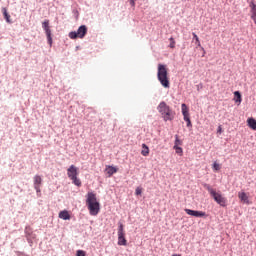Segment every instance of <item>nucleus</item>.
<instances>
[{
	"instance_id": "obj_23",
	"label": "nucleus",
	"mask_w": 256,
	"mask_h": 256,
	"mask_svg": "<svg viewBox=\"0 0 256 256\" xmlns=\"http://www.w3.org/2000/svg\"><path fill=\"white\" fill-rule=\"evenodd\" d=\"M169 48L170 49H175V39L173 37L170 38Z\"/></svg>"
},
{
	"instance_id": "obj_4",
	"label": "nucleus",
	"mask_w": 256,
	"mask_h": 256,
	"mask_svg": "<svg viewBox=\"0 0 256 256\" xmlns=\"http://www.w3.org/2000/svg\"><path fill=\"white\" fill-rule=\"evenodd\" d=\"M204 189L208 190V193H210L211 197H213L214 201H216L220 207H227V198H225L221 192H217V190L213 189L209 184H204Z\"/></svg>"
},
{
	"instance_id": "obj_15",
	"label": "nucleus",
	"mask_w": 256,
	"mask_h": 256,
	"mask_svg": "<svg viewBox=\"0 0 256 256\" xmlns=\"http://www.w3.org/2000/svg\"><path fill=\"white\" fill-rule=\"evenodd\" d=\"M247 125L250 129L253 131H256V120L255 118H248L247 119Z\"/></svg>"
},
{
	"instance_id": "obj_7",
	"label": "nucleus",
	"mask_w": 256,
	"mask_h": 256,
	"mask_svg": "<svg viewBox=\"0 0 256 256\" xmlns=\"http://www.w3.org/2000/svg\"><path fill=\"white\" fill-rule=\"evenodd\" d=\"M118 245H127V239L125 238V229L123 228V223H120L118 227Z\"/></svg>"
},
{
	"instance_id": "obj_12",
	"label": "nucleus",
	"mask_w": 256,
	"mask_h": 256,
	"mask_svg": "<svg viewBox=\"0 0 256 256\" xmlns=\"http://www.w3.org/2000/svg\"><path fill=\"white\" fill-rule=\"evenodd\" d=\"M249 7H250V18L256 25V4H255V2L250 1Z\"/></svg>"
},
{
	"instance_id": "obj_19",
	"label": "nucleus",
	"mask_w": 256,
	"mask_h": 256,
	"mask_svg": "<svg viewBox=\"0 0 256 256\" xmlns=\"http://www.w3.org/2000/svg\"><path fill=\"white\" fill-rule=\"evenodd\" d=\"M192 35H193V40H192V41H195L196 49H197L198 47H202V46H201V41L199 40V36H197V35L195 34V32H193Z\"/></svg>"
},
{
	"instance_id": "obj_11",
	"label": "nucleus",
	"mask_w": 256,
	"mask_h": 256,
	"mask_svg": "<svg viewBox=\"0 0 256 256\" xmlns=\"http://www.w3.org/2000/svg\"><path fill=\"white\" fill-rule=\"evenodd\" d=\"M185 213L187 215H191V217H207V214L203 211H197V210H191V209H185Z\"/></svg>"
},
{
	"instance_id": "obj_6",
	"label": "nucleus",
	"mask_w": 256,
	"mask_h": 256,
	"mask_svg": "<svg viewBox=\"0 0 256 256\" xmlns=\"http://www.w3.org/2000/svg\"><path fill=\"white\" fill-rule=\"evenodd\" d=\"M87 35V26L82 25L78 28L77 32H70V39H83Z\"/></svg>"
},
{
	"instance_id": "obj_24",
	"label": "nucleus",
	"mask_w": 256,
	"mask_h": 256,
	"mask_svg": "<svg viewBox=\"0 0 256 256\" xmlns=\"http://www.w3.org/2000/svg\"><path fill=\"white\" fill-rule=\"evenodd\" d=\"M175 149V151H176V153H177V155H183V148H181V147H176V148H174Z\"/></svg>"
},
{
	"instance_id": "obj_9",
	"label": "nucleus",
	"mask_w": 256,
	"mask_h": 256,
	"mask_svg": "<svg viewBox=\"0 0 256 256\" xmlns=\"http://www.w3.org/2000/svg\"><path fill=\"white\" fill-rule=\"evenodd\" d=\"M181 109L184 121H186L187 123V127H193V124L191 123V118L189 117V107H187L186 104H182Z\"/></svg>"
},
{
	"instance_id": "obj_28",
	"label": "nucleus",
	"mask_w": 256,
	"mask_h": 256,
	"mask_svg": "<svg viewBox=\"0 0 256 256\" xmlns=\"http://www.w3.org/2000/svg\"><path fill=\"white\" fill-rule=\"evenodd\" d=\"M200 49H201V51H203V55H202V57H205V48H203V46L202 47H200Z\"/></svg>"
},
{
	"instance_id": "obj_2",
	"label": "nucleus",
	"mask_w": 256,
	"mask_h": 256,
	"mask_svg": "<svg viewBox=\"0 0 256 256\" xmlns=\"http://www.w3.org/2000/svg\"><path fill=\"white\" fill-rule=\"evenodd\" d=\"M157 111L165 122L173 121L175 119V111H173V109L163 101L159 103Z\"/></svg>"
},
{
	"instance_id": "obj_21",
	"label": "nucleus",
	"mask_w": 256,
	"mask_h": 256,
	"mask_svg": "<svg viewBox=\"0 0 256 256\" xmlns=\"http://www.w3.org/2000/svg\"><path fill=\"white\" fill-rule=\"evenodd\" d=\"M234 96L236 97L235 102L236 103H241L242 99H241V93L239 91H235L234 92Z\"/></svg>"
},
{
	"instance_id": "obj_14",
	"label": "nucleus",
	"mask_w": 256,
	"mask_h": 256,
	"mask_svg": "<svg viewBox=\"0 0 256 256\" xmlns=\"http://www.w3.org/2000/svg\"><path fill=\"white\" fill-rule=\"evenodd\" d=\"M59 218L63 219V221H69V219H71V214H69V211L67 210L60 211Z\"/></svg>"
},
{
	"instance_id": "obj_20",
	"label": "nucleus",
	"mask_w": 256,
	"mask_h": 256,
	"mask_svg": "<svg viewBox=\"0 0 256 256\" xmlns=\"http://www.w3.org/2000/svg\"><path fill=\"white\" fill-rule=\"evenodd\" d=\"M180 145H183V141L179 139V135H175V142H174L173 149L179 147Z\"/></svg>"
},
{
	"instance_id": "obj_17",
	"label": "nucleus",
	"mask_w": 256,
	"mask_h": 256,
	"mask_svg": "<svg viewBox=\"0 0 256 256\" xmlns=\"http://www.w3.org/2000/svg\"><path fill=\"white\" fill-rule=\"evenodd\" d=\"M2 13L6 23H13V21H11V15L7 12V8H2Z\"/></svg>"
},
{
	"instance_id": "obj_10",
	"label": "nucleus",
	"mask_w": 256,
	"mask_h": 256,
	"mask_svg": "<svg viewBox=\"0 0 256 256\" xmlns=\"http://www.w3.org/2000/svg\"><path fill=\"white\" fill-rule=\"evenodd\" d=\"M34 181V189L36 190L37 193H41V185L43 183V178L39 175H35L33 178Z\"/></svg>"
},
{
	"instance_id": "obj_27",
	"label": "nucleus",
	"mask_w": 256,
	"mask_h": 256,
	"mask_svg": "<svg viewBox=\"0 0 256 256\" xmlns=\"http://www.w3.org/2000/svg\"><path fill=\"white\" fill-rule=\"evenodd\" d=\"M128 1H129V3H130L131 7H133V9H135V2H136L137 0H128Z\"/></svg>"
},
{
	"instance_id": "obj_29",
	"label": "nucleus",
	"mask_w": 256,
	"mask_h": 256,
	"mask_svg": "<svg viewBox=\"0 0 256 256\" xmlns=\"http://www.w3.org/2000/svg\"><path fill=\"white\" fill-rule=\"evenodd\" d=\"M217 133H222V128H221V126L218 127Z\"/></svg>"
},
{
	"instance_id": "obj_3",
	"label": "nucleus",
	"mask_w": 256,
	"mask_h": 256,
	"mask_svg": "<svg viewBox=\"0 0 256 256\" xmlns=\"http://www.w3.org/2000/svg\"><path fill=\"white\" fill-rule=\"evenodd\" d=\"M157 77L162 87H164L165 89H169L171 83L169 82V72L167 71L166 65L158 64Z\"/></svg>"
},
{
	"instance_id": "obj_13",
	"label": "nucleus",
	"mask_w": 256,
	"mask_h": 256,
	"mask_svg": "<svg viewBox=\"0 0 256 256\" xmlns=\"http://www.w3.org/2000/svg\"><path fill=\"white\" fill-rule=\"evenodd\" d=\"M238 199H240V201H242V203L249 204V196L245 192H239Z\"/></svg>"
},
{
	"instance_id": "obj_30",
	"label": "nucleus",
	"mask_w": 256,
	"mask_h": 256,
	"mask_svg": "<svg viewBox=\"0 0 256 256\" xmlns=\"http://www.w3.org/2000/svg\"><path fill=\"white\" fill-rule=\"evenodd\" d=\"M171 256H181V254H172Z\"/></svg>"
},
{
	"instance_id": "obj_18",
	"label": "nucleus",
	"mask_w": 256,
	"mask_h": 256,
	"mask_svg": "<svg viewBox=\"0 0 256 256\" xmlns=\"http://www.w3.org/2000/svg\"><path fill=\"white\" fill-rule=\"evenodd\" d=\"M142 151H141V155H143V157H147L149 156V146L146 144H142Z\"/></svg>"
},
{
	"instance_id": "obj_5",
	"label": "nucleus",
	"mask_w": 256,
	"mask_h": 256,
	"mask_svg": "<svg viewBox=\"0 0 256 256\" xmlns=\"http://www.w3.org/2000/svg\"><path fill=\"white\" fill-rule=\"evenodd\" d=\"M67 175L76 187H81V179H79V168L75 165H71L67 169Z\"/></svg>"
},
{
	"instance_id": "obj_16",
	"label": "nucleus",
	"mask_w": 256,
	"mask_h": 256,
	"mask_svg": "<svg viewBox=\"0 0 256 256\" xmlns=\"http://www.w3.org/2000/svg\"><path fill=\"white\" fill-rule=\"evenodd\" d=\"M106 173L108 177H112L113 175H115V173H117V168L113 166H108L106 167Z\"/></svg>"
},
{
	"instance_id": "obj_25",
	"label": "nucleus",
	"mask_w": 256,
	"mask_h": 256,
	"mask_svg": "<svg viewBox=\"0 0 256 256\" xmlns=\"http://www.w3.org/2000/svg\"><path fill=\"white\" fill-rule=\"evenodd\" d=\"M76 256H86V253L83 250H77Z\"/></svg>"
},
{
	"instance_id": "obj_1",
	"label": "nucleus",
	"mask_w": 256,
	"mask_h": 256,
	"mask_svg": "<svg viewBox=\"0 0 256 256\" xmlns=\"http://www.w3.org/2000/svg\"><path fill=\"white\" fill-rule=\"evenodd\" d=\"M86 205L88 207L89 214L92 217H96L99 215V211H101V204L97 201V195L93 192H89L87 194Z\"/></svg>"
},
{
	"instance_id": "obj_26",
	"label": "nucleus",
	"mask_w": 256,
	"mask_h": 256,
	"mask_svg": "<svg viewBox=\"0 0 256 256\" xmlns=\"http://www.w3.org/2000/svg\"><path fill=\"white\" fill-rule=\"evenodd\" d=\"M143 193V189H141V187H137L135 190V194L136 195H141Z\"/></svg>"
},
{
	"instance_id": "obj_8",
	"label": "nucleus",
	"mask_w": 256,
	"mask_h": 256,
	"mask_svg": "<svg viewBox=\"0 0 256 256\" xmlns=\"http://www.w3.org/2000/svg\"><path fill=\"white\" fill-rule=\"evenodd\" d=\"M42 29H44L48 44L51 47V45H53V37H51V28L49 27V20H44L42 22Z\"/></svg>"
},
{
	"instance_id": "obj_22",
	"label": "nucleus",
	"mask_w": 256,
	"mask_h": 256,
	"mask_svg": "<svg viewBox=\"0 0 256 256\" xmlns=\"http://www.w3.org/2000/svg\"><path fill=\"white\" fill-rule=\"evenodd\" d=\"M213 170L214 171H220L221 170V165L219 163H217V162H214Z\"/></svg>"
}]
</instances>
